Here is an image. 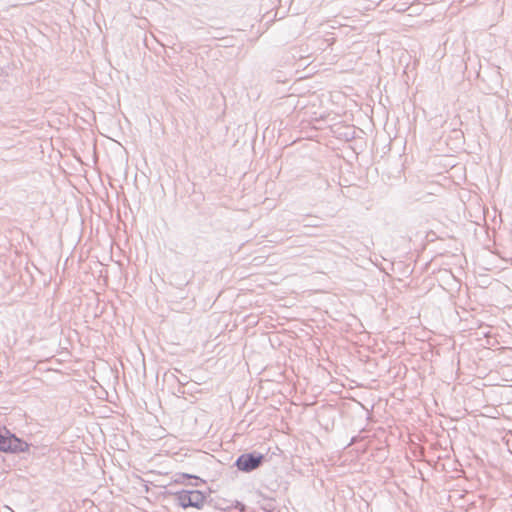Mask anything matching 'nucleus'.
I'll return each instance as SVG.
<instances>
[{
	"instance_id": "f257e3e1",
	"label": "nucleus",
	"mask_w": 512,
	"mask_h": 512,
	"mask_svg": "<svg viewBox=\"0 0 512 512\" xmlns=\"http://www.w3.org/2000/svg\"><path fill=\"white\" fill-rule=\"evenodd\" d=\"M169 495L174 496L177 505L183 509L195 508L198 510L203 509L206 504H211L212 499L200 490L182 489L176 492H168Z\"/></svg>"
},
{
	"instance_id": "f03ea898",
	"label": "nucleus",
	"mask_w": 512,
	"mask_h": 512,
	"mask_svg": "<svg viewBox=\"0 0 512 512\" xmlns=\"http://www.w3.org/2000/svg\"><path fill=\"white\" fill-rule=\"evenodd\" d=\"M266 461V455L257 452H247L239 455L234 466L241 472L251 473L260 468Z\"/></svg>"
},
{
	"instance_id": "7ed1b4c3",
	"label": "nucleus",
	"mask_w": 512,
	"mask_h": 512,
	"mask_svg": "<svg viewBox=\"0 0 512 512\" xmlns=\"http://www.w3.org/2000/svg\"><path fill=\"white\" fill-rule=\"evenodd\" d=\"M180 477L185 479V481L188 480V479H195V480H197V481H199L201 483H205L204 480H202L198 476H195V475H192V474L182 473V474H180Z\"/></svg>"
},
{
	"instance_id": "20e7f679",
	"label": "nucleus",
	"mask_w": 512,
	"mask_h": 512,
	"mask_svg": "<svg viewBox=\"0 0 512 512\" xmlns=\"http://www.w3.org/2000/svg\"><path fill=\"white\" fill-rule=\"evenodd\" d=\"M234 507L238 509L240 512H244L246 510V506L239 501H235Z\"/></svg>"
},
{
	"instance_id": "39448f33",
	"label": "nucleus",
	"mask_w": 512,
	"mask_h": 512,
	"mask_svg": "<svg viewBox=\"0 0 512 512\" xmlns=\"http://www.w3.org/2000/svg\"><path fill=\"white\" fill-rule=\"evenodd\" d=\"M175 483H181V484H184L185 483V479L181 478L180 477V474L177 476V478L175 479Z\"/></svg>"
},
{
	"instance_id": "423d86ee",
	"label": "nucleus",
	"mask_w": 512,
	"mask_h": 512,
	"mask_svg": "<svg viewBox=\"0 0 512 512\" xmlns=\"http://www.w3.org/2000/svg\"><path fill=\"white\" fill-rule=\"evenodd\" d=\"M0 512H14L9 506H3Z\"/></svg>"
},
{
	"instance_id": "0eeeda50",
	"label": "nucleus",
	"mask_w": 512,
	"mask_h": 512,
	"mask_svg": "<svg viewBox=\"0 0 512 512\" xmlns=\"http://www.w3.org/2000/svg\"><path fill=\"white\" fill-rule=\"evenodd\" d=\"M216 508H218V506H215ZM220 510H226V508H223V507H219Z\"/></svg>"
}]
</instances>
